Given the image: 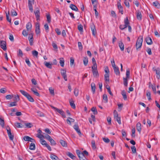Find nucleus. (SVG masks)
Returning a JSON list of instances; mask_svg holds the SVG:
<instances>
[{
	"mask_svg": "<svg viewBox=\"0 0 160 160\" xmlns=\"http://www.w3.org/2000/svg\"><path fill=\"white\" fill-rule=\"evenodd\" d=\"M20 92L23 95L27 98L29 101L31 102H34V100L33 98L27 92L23 90H20Z\"/></svg>",
	"mask_w": 160,
	"mask_h": 160,
	"instance_id": "f257e3e1",
	"label": "nucleus"
},
{
	"mask_svg": "<svg viewBox=\"0 0 160 160\" xmlns=\"http://www.w3.org/2000/svg\"><path fill=\"white\" fill-rule=\"evenodd\" d=\"M143 41V38L142 36H140L138 39L136 44V47L137 50L141 48L142 46Z\"/></svg>",
	"mask_w": 160,
	"mask_h": 160,
	"instance_id": "f03ea898",
	"label": "nucleus"
},
{
	"mask_svg": "<svg viewBox=\"0 0 160 160\" xmlns=\"http://www.w3.org/2000/svg\"><path fill=\"white\" fill-rule=\"evenodd\" d=\"M124 25H121L119 26V28L121 30H123L127 27L128 24H129V22L128 18L127 17L124 20Z\"/></svg>",
	"mask_w": 160,
	"mask_h": 160,
	"instance_id": "7ed1b4c3",
	"label": "nucleus"
},
{
	"mask_svg": "<svg viewBox=\"0 0 160 160\" xmlns=\"http://www.w3.org/2000/svg\"><path fill=\"white\" fill-rule=\"evenodd\" d=\"M114 119L116 120L118 123L119 124H121L120 118L118 116V114L116 110L114 111Z\"/></svg>",
	"mask_w": 160,
	"mask_h": 160,
	"instance_id": "20e7f679",
	"label": "nucleus"
},
{
	"mask_svg": "<svg viewBox=\"0 0 160 160\" xmlns=\"http://www.w3.org/2000/svg\"><path fill=\"white\" fill-rule=\"evenodd\" d=\"M51 107L52 108L54 109L57 112H58L63 117H66L65 114L64 112L62 110L59 109L52 106H51Z\"/></svg>",
	"mask_w": 160,
	"mask_h": 160,
	"instance_id": "39448f33",
	"label": "nucleus"
},
{
	"mask_svg": "<svg viewBox=\"0 0 160 160\" xmlns=\"http://www.w3.org/2000/svg\"><path fill=\"white\" fill-rule=\"evenodd\" d=\"M7 131L10 140L11 141H13L14 138V135L12 134L11 132V129L9 126L7 127Z\"/></svg>",
	"mask_w": 160,
	"mask_h": 160,
	"instance_id": "423d86ee",
	"label": "nucleus"
},
{
	"mask_svg": "<svg viewBox=\"0 0 160 160\" xmlns=\"http://www.w3.org/2000/svg\"><path fill=\"white\" fill-rule=\"evenodd\" d=\"M90 28L92 31V34L93 36H95L97 32L94 25L93 23H92L90 25Z\"/></svg>",
	"mask_w": 160,
	"mask_h": 160,
	"instance_id": "0eeeda50",
	"label": "nucleus"
},
{
	"mask_svg": "<svg viewBox=\"0 0 160 160\" xmlns=\"http://www.w3.org/2000/svg\"><path fill=\"white\" fill-rule=\"evenodd\" d=\"M6 44V42L4 41H1L0 42V47L4 51H5L7 49Z\"/></svg>",
	"mask_w": 160,
	"mask_h": 160,
	"instance_id": "6e6552de",
	"label": "nucleus"
},
{
	"mask_svg": "<svg viewBox=\"0 0 160 160\" xmlns=\"http://www.w3.org/2000/svg\"><path fill=\"white\" fill-rule=\"evenodd\" d=\"M61 73L62 76L64 80L66 81H67V79L66 73V70L65 69H63L61 70Z\"/></svg>",
	"mask_w": 160,
	"mask_h": 160,
	"instance_id": "1a4fd4ad",
	"label": "nucleus"
},
{
	"mask_svg": "<svg viewBox=\"0 0 160 160\" xmlns=\"http://www.w3.org/2000/svg\"><path fill=\"white\" fill-rule=\"evenodd\" d=\"M33 34L31 33L29 34L28 38V40L31 46H32L33 44Z\"/></svg>",
	"mask_w": 160,
	"mask_h": 160,
	"instance_id": "9d476101",
	"label": "nucleus"
},
{
	"mask_svg": "<svg viewBox=\"0 0 160 160\" xmlns=\"http://www.w3.org/2000/svg\"><path fill=\"white\" fill-rule=\"evenodd\" d=\"M153 70L156 72V77L158 79L160 78V68H158L155 69L154 68H153Z\"/></svg>",
	"mask_w": 160,
	"mask_h": 160,
	"instance_id": "9b49d317",
	"label": "nucleus"
},
{
	"mask_svg": "<svg viewBox=\"0 0 160 160\" xmlns=\"http://www.w3.org/2000/svg\"><path fill=\"white\" fill-rule=\"evenodd\" d=\"M34 12L37 20V21L39 20L40 17V12L39 10V9H38L36 11H35Z\"/></svg>",
	"mask_w": 160,
	"mask_h": 160,
	"instance_id": "f8f14e48",
	"label": "nucleus"
},
{
	"mask_svg": "<svg viewBox=\"0 0 160 160\" xmlns=\"http://www.w3.org/2000/svg\"><path fill=\"white\" fill-rule=\"evenodd\" d=\"M145 40L147 44L148 45H151L152 44L153 42L151 38L149 37H146L145 38Z\"/></svg>",
	"mask_w": 160,
	"mask_h": 160,
	"instance_id": "ddd939ff",
	"label": "nucleus"
},
{
	"mask_svg": "<svg viewBox=\"0 0 160 160\" xmlns=\"http://www.w3.org/2000/svg\"><path fill=\"white\" fill-rule=\"evenodd\" d=\"M73 128L76 130V131L78 133V134L80 135L81 134V133L80 131V129L79 128V127L78 124H76L74 125L73 126Z\"/></svg>",
	"mask_w": 160,
	"mask_h": 160,
	"instance_id": "4468645a",
	"label": "nucleus"
},
{
	"mask_svg": "<svg viewBox=\"0 0 160 160\" xmlns=\"http://www.w3.org/2000/svg\"><path fill=\"white\" fill-rule=\"evenodd\" d=\"M21 123H23L24 125H25L26 127L27 128H31L33 126V125L31 123H25L24 122H23V121H21Z\"/></svg>",
	"mask_w": 160,
	"mask_h": 160,
	"instance_id": "2eb2a0df",
	"label": "nucleus"
},
{
	"mask_svg": "<svg viewBox=\"0 0 160 160\" xmlns=\"http://www.w3.org/2000/svg\"><path fill=\"white\" fill-rule=\"evenodd\" d=\"M117 5H118V7L119 10V12L121 13L122 14H123V9H122V7L121 5V3L120 2H118L117 3Z\"/></svg>",
	"mask_w": 160,
	"mask_h": 160,
	"instance_id": "dca6fc26",
	"label": "nucleus"
},
{
	"mask_svg": "<svg viewBox=\"0 0 160 160\" xmlns=\"http://www.w3.org/2000/svg\"><path fill=\"white\" fill-rule=\"evenodd\" d=\"M12 98H13V99L14 101L17 102L18 101H19L20 100L19 96L18 95H12Z\"/></svg>",
	"mask_w": 160,
	"mask_h": 160,
	"instance_id": "f3484780",
	"label": "nucleus"
},
{
	"mask_svg": "<svg viewBox=\"0 0 160 160\" xmlns=\"http://www.w3.org/2000/svg\"><path fill=\"white\" fill-rule=\"evenodd\" d=\"M141 124L140 122H138L136 124V129L138 132L140 133L141 130Z\"/></svg>",
	"mask_w": 160,
	"mask_h": 160,
	"instance_id": "a211bd4d",
	"label": "nucleus"
},
{
	"mask_svg": "<svg viewBox=\"0 0 160 160\" xmlns=\"http://www.w3.org/2000/svg\"><path fill=\"white\" fill-rule=\"evenodd\" d=\"M118 44L121 51H123L124 49V45L122 41H119L118 43Z\"/></svg>",
	"mask_w": 160,
	"mask_h": 160,
	"instance_id": "6ab92c4d",
	"label": "nucleus"
},
{
	"mask_svg": "<svg viewBox=\"0 0 160 160\" xmlns=\"http://www.w3.org/2000/svg\"><path fill=\"white\" fill-rule=\"evenodd\" d=\"M45 65L49 69H52V63H50L49 62H44Z\"/></svg>",
	"mask_w": 160,
	"mask_h": 160,
	"instance_id": "aec40b11",
	"label": "nucleus"
},
{
	"mask_svg": "<svg viewBox=\"0 0 160 160\" xmlns=\"http://www.w3.org/2000/svg\"><path fill=\"white\" fill-rule=\"evenodd\" d=\"M137 17L138 19L139 20L142 19V14L141 12L139 10H137Z\"/></svg>",
	"mask_w": 160,
	"mask_h": 160,
	"instance_id": "412c9836",
	"label": "nucleus"
},
{
	"mask_svg": "<svg viewBox=\"0 0 160 160\" xmlns=\"http://www.w3.org/2000/svg\"><path fill=\"white\" fill-rule=\"evenodd\" d=\"M92 91L93 93L94 94L95 92L96 86L95 84L94 83H92L91 84Z\"/></svg>",
	"mask_w": 160,
	"mask_h": 160,
	"instance_id": "4be33fe9",
	"label": "nucleus"
},
{
	"mask_svg": "<svg viewBox=\"0 0 160 160\" xmlns=\"http://www.w3.org/2000/svg\"><path fill=\"white\" fill-rule=\"evenodd\" d=\"M66 154L72 159H74L75 158V157L72 154L69 152H66Z\"/></svg>",
	"mask_w": 160,
	"mask_h": 160,
	"instance_id": "5701e85b",
	"label": "nucleus"
},
{
	"mask_svg": "<svg viewBox=\"0 0 160 160\" xmlns=\"http://www.w3.org/2000/svg\"><path fill=\"white\" fill-rule=\"evenodd\" d=\"M122 95L123 96V98L124 100L127 99V97L126 94V92L125 90H123L121 92Z\"/></svg>",
	"mask_w": 160,
	"mask_h": 160,
	"instance_id": "b1692460",
	"label": "nucleus"
},
{
	"mask_svg": "<svg viewBox=\"0 0 160 160\" xmlns=\"http://www.w3.org/2000/svg\"><path fill=\"white\" fill-rule=\"evenodd\" d=\"M113 68L115 73L117 75H119L120 74V72L119 71L118 68L117 66H116Z\"/></svg>",
	"mask_w": 160,
	"mask_h": 160,
	"instance_id": "393cba45",
	"label": "nucleus"
},
{
	"mask_svg": "<svg viewBox=\"0 0 160 160\" xmlns=\"http://www.w3.org/2000/svg\"><path fill=\"white\" fill-rule=\"evenodd\" d=\"M70 8L73 10L75 11H78V8L77 7L73 4H71L70 6Z\"/></svg>",
	"mask_w": 160,
	"mask_h": 160,
	"instance_id": "a878e982",
	"label": "nucleus"
},
{
	"mask_svg": "<svg viewBox=\"0 0 160 160\" xmlns=\"http://www.w3.org/2000/svg\"><path fill=\"white\" fill-rule=\"evenodd\" d=\"M26 28L28 31H31L32 28V25L31 23L28 22L26 25Z\"/></svg>",
	"mask_w": 160,
	"mask_h": 160,
	"instance_id": "bb28decb",
	"label": "nucleus"
},
{
	"mask_svg": "<svg viewBox=\"0 0 160 160\" xmlns=\"http://www.w3.org/2000/svg\"><path fill=\"white\" fill-rule=\"evenodd\" d=\"M93 75L94 77H97L99 76V74L97 70H92Z\"/></svg>",
	"mask_w": 160,
	"mask_h": 160,
	"instance_id": "cd10ccee",
	"label": "nucleus"
},
{
	"mask_svg": "<svg viewBox=\"0 0 160 160\" xmlns=\"http://www.w3.org/2000/svg\"><path fill=\"white\" fill-rule=\"evenodd\" d=\"M50 157L52 160H58V157L53 154L51 155Z\"/></svg>",
	"mask_w": 160,
	"mask_h": 160,
	"instance_id": "c85d7f7f",
	"label": "nucleus"
},
{
	"mask_svg": "<svg viewBox=\"0 0 160 160\" xmlns=\"http://www.w3.org/2000/svg\"><path fill=\"white\" fill-rule=\"evenodd\" d=\"M0 125L2 128L4 127L5 125L4 120L1 117H0Z\"/></svg>",
	"mask_w": 160,
	"mask_h": 160,
	"instance_id": "c756f323",
	"label": "nucleus"
},
{
	"mask_svg": "<svg viewBox=\"0 0 160 160\" xmlns=\"http://www.w3.org/2000/svg\"><path fill=\"white\" fill-rule=\"evenodd\" d=\"M83 62L84 65L86 66L88 62V59L87 57L84 58Z\"/></svg>",
	"mask_w": 160,
	"mask_h": 160,
	"instance_id": "7c9ffc66",
	"label": "nucleus"
},
{
	"mask_svg": "<svg viewBox=\"0 0 160 160\" xmlns=\"http://www.w3.org/2000/svg\"><path fill=\"white\" fill-rule=\"evenodd\" d=\"M60 142L61 145L63 147H66L67 146V144L66 142L62 140L60 141Z\"/></svg>",
	"mask_w": 160,
	"mask_h": 160,
	"instance_id": "2f4dec72",
	"label": "nucleus"
},
{
	"mask_svg": "<svg viewBox=\"0 0 160 160\" xmlns=\"http://www.w3.org/2000/svg\"><path fill=\"white\" fill-rule=\"evenodd\" d=\"M29 148L31 150H34L35 149V144L32 143H31L29 146Z\"/></svg>",
	"mask_w": 160,
	"mask_h": 160,
	"instance_id": "473e14b6",
	"label": "nucleus"
},
{
	"mask_svg": "<svg viewBox=\"0 0 160 160\" xmlns=\"http://www.w3.org/2000/svg\"><path fill=\"white\" fill-rule=\"evenodd\" d=\"M59 62L61 66L63 67L64 65V60L63 58H60Z\"/></svg>",
	"mask_w": 160,
	"mask_h": 160,
	"instance_id": "72a5a7b5",
	"label": "nucleus"
},
{
	"mask_svg": "<svg viewBox=\"0 0 160 160\" xmlns=\"http://www.w3.org/2000/svg\"><path fill=\"white\" fill-rule=\"evenodd\" d=\"M153 5L158 8H160V4L158 2H154L153 3Z\"/></svg>",
	"mask_w": 160,
	"mask_h": 160,
	"instance_id": "f704fd0d",
	"label": "nucleus"
},
{
	"mask_svg": "<svg viewBox=\"0 0 160 160\" xmlns=\"http://www.w3.org/2000/svg\"><path fill=\"white\" fill-rule=\"evenodd\" d=\"M11 15L13 17L16 16L17 15V12L14 9H12L11 11Z\"/></svg>",
	"mask_w": 160,
	"mask_h": 160,
	"instance_id": "c9c22d12",
	"label": "nucleus"
},
{
	"mask_svg": "<svg viewBox=\"0 0 160 160\" xmlns=\"http://www.w3.org/2000/svg\"><path fill=\"white\" fill-rule=\"evenodd\" d=\"M46 17L48 22V23H50L51 21V18L50 16V14L48 13H47Z\"/></svg>",
	"mask_w": 160,
	"mask_h": 160,
	"instance_id": "e433bc0d",
	"label": "nucleus"
},
{
	"mask_svg": "<svg viewBox=\"0 0 160 160\" xmlns=\"http://www.w3.org/2000/svg\"><path fill=\"white\" fill-rule=\"evenodd\" d=\"M105 80L106 81L109 82V73H105L104 75Z\"/></svg>",
	"mask_w": 160,
	"mask_h": 160,
	"instance_id": "4c0bfd02",
	"label": "nucleus"
},
{
	"mask_svg": "<svg viewBox=\"0 0 160 160\" xmlns=\"http://www.w3.org/2000/svg\"><path fill=\"white\" fill-rule=\"evenodd\" d=\"M92 148L93 149H95L96 148L95 142L94 140H92Z\"/></svg>",
	"mask_w": 160,
	"mask_h": 160,
	"instance_id": "58836bf2",
	"label": "nucleus"
},
{
	"mask_svg": "<svg viewBox=\"0 0 160 160\" xmlns=\"http://www.w3.org/2000/svg\"><path fill=\"white\" fill-rule=\"evenodd\" d=\"M30 139H31V138L28 136H25L23 137V139L26 141H30Z\"/></svg>",
	"mask_w": 160,
	"mask_h": 160,
	"instance_id": "ea45409f",
	"label": "nucleus"
},
{
	"mask_svg": "<svg viewBox=\"0 0 160 160\" xmlns=\"http://www.w3.org/2000/svg\"><path fill=\"white\" fill-rule=\"evenodd\" d=\"M28 3V5L29 10L31 12H33V8L32 6V3Z\"/></svg>",
	"mask_w": 160,
	"mask_h": 160,
	"instance_id": "a19ab883",
	"label": "nucleus"
},
{
	"mask_svg": "<svg viewBox=\"0 0 160 160\" xmlns=\"http://www.w3.org/2000/svg\"><path fill=\"white\" fill-rule=\"evenodd\" d=\"M91 111L93 112L94 114H97L98 113V112L96 109V107H93L91 108Z\"/></svg>",
	"mask_w": 160,
	"mask_h": 160,
	"instance_id": "79ce46f5",
	"label": "nucleus"
},
{
	"mask_svg": "<svg viewBox=\"0 0 160 160\" xmlns=\"http://www.w3.org/2000/svg\"><path fill=\"white\" fill-rule=\"evenodd\" d=\"M79 158L80 160H86V158L83 153L80 155L79 157Z\"/></svg>",
	"mask_w": 160,
	"mask_h": 160,
	"instance_id": "37998d69",
	"label": "nucleus"
},
{
	"mask_svg": "<svg viewBox=\"0 0 160 160\" xmlns=\"http://www.w3.org/2000/svg\"><path fill=\"white\" fill-rule=\"evenodd\" d=\"M70 104L72 107V108L73 109H74L76 108L75 105L74 103V101H70Z\"/></svg>",
	"mask_w": 160,
	"mask_h": 160,
	"instance_id": "c03bdc74",
	"label": "nucleus"
},
{
	"mask_svg": "<svg viewBox=\"0 0 160 160\" xmlns=\"http://www.w3.org/2000/svg\"><path fill=\"white\" fill-rule=\"evenodd\" d=\"M9 12H8V14L6 13V18L7 20L10 23H11V19L9 17Z\"/></svg>",
	"mask_w": 160,
	"mask_h": 160,
	"instance_id": "a18cd8bd",
	"label": "nucleus"
},
{
	"mask_svg": "<svg viewBox=\"0 0 160 160\" xmlns=\"http://www.w3.org/2000/svg\"><path fill=\"white\" fill-rule=\"evenodd\" d=\"M37 112L38 113V116L41 117H44V114L43 112H42L39 111H38Z\"/></svg>",
	"mask_w": 160,
	"mask_h": 160,
	"instance_id": "49530a36",
	"label": "nucleus"
},
{
	"mask_svg": "<svg viewBox=\"0 0 160 160\" xmlns=\"http://www.w3.org/2000/svg\"><path fill=\"white\" fill-rule=\"evenodd\" d=\"M32 54L33 56L37 57L38 54V52L37 51L34 50L32 52Z\"/></svg>",
	"mask_w": 160,
	"mask_h": 160,
	"instance_id": "de8ad7c7",
	"label": "nucleus"
},
{
	"mask_svg": "<svg viewBox=\"0 0 160 160\" xmlns=\"http://www.w3.org/2000/svg\"><path fill=\"white\" fill-rule=\"evenodd\" d=\"M16 102L15 101H14V102H12L10 103L9 104V107H11L14 106H16L17 105Z\"/></svg>",
	"mask_w": 160,
	"mask_h": 160,
	"instance_id": "09e8293b",
	"label": "nucleus"
},
{
	"mask_svg": "<svg viewBox=\"0 0 160 160\" xmlns=\"http://www.w3.org/2000/svg\"><path fill=\"white\" fill-rule=\"evenodd\" d=\"M147 96L148 97V100L150 101L151 100V93L150 92L148 91L147 92Z\"/></svg>",
	"mask_w": 160,
	"mask_h": 160,
	"instance_id": "8fccbe9b",
	"label": "nucleus"
},
{
	"mask_svg": "<svg viewBox=\"0 0 160 160\" xmlns=\"http://www.w3.org/2000/svg\"><path fill=\"white\" fill-rule=\"evenodd\" d=\"M92 70H94L97 69V64H93V65L92 67Z\"/></svg>",
	"mask_w": 160,
	"mask_h": 160,
	"instance_id": "3c124183",
	"label": "nucleus"
},
{
	"mask_svg": "<svg viewBox=\"0 0 160 160\" xmlns=\"http://www.w3.org/2000/svg\"><path fill=\"white\" fill-rule=\"evenodd\" d=\"M49 92L51 95H54V89H52V88H50L49 89Z\"/></svg>",
	"mask_w": 160,
	"mask_h": 160,
	"instance_id": "603ef678",
	"label": "nucleus"
},
{
	"mask_svg": "<svg viewBox=\"0 0 160 160\" xmlns=\"http://www.w3.org/2000/svg\"><path fill=\"white\" fill-rule=\"evenodd\" d=\"M74 93L76 96H77L78 94V90L76 88H75L74 90Z\"/></svg>",
	"mask_w": 160,
	"mask_h": 160,
	"instance_id": "864d4df0",
	"label": "nucleus"
},
{
	"mask_svg": "<svg viewBox=\"0 0 160 160\" xmlns=\"http://www.w3.org/2000/svg\"><path fill=\"white\" fill-rule=\"evenodd\" d=\"M103 99L105 101V102H108V99L107 96L106 94H104L103 95Z\"/></svg>",
	"mask_w": 160,
	"mask_h": 160,
	"instance_id": "5fc2aeb1",
	"label": "nucleus"
},
{
	"mask_svg": "<svg viewBox=\"0 0 160 160\" xmlns=\"http://www.w3.org/2000/svg\"><path fill=\"white\" fill-rule=\"evenodd\" d=\"M126 78H128L130 76V70L129 68L127 69L126 72Z\"/></svg>",
	"mask_w": 160,
	"mask_h": 160,
	"instance_id": "6e6d98bb",
	"label": "nucleus"
},
{
	"mask_svg": "<svg viewBox=\"0 0 160 160\" xmlns=\"http://www.w3.org/2000/svg\"><path fill=\"white\" fill-rule=\"evenodd\" d=\"M44 138H45L49 141L52 139L51 137L48 134H46V135L44 136Z\"/></svg>",
	"mask_w": 160,
	"mask_h": 160,
	"instance_id": "4d7b16f0",
	"label": "nucleus"
},
{
	"mask_svg": "<svg viewBox=\"0 0 160 160\" xmlns=\"http://www.w3.org/2000/svg\"><path fill=\"white\" fill-rule=\"evenodd\" d=\"M123 83L125 86H127L128 82L127 78H123Z\"/></svg>",
	"mask_w": 160,
	"mask_h": 160,
	"instance_id": "13d9d810",
	"label": "nucleus"
},
{
	"mask_svg": "<svg viewBox=\"0 0 160 160\" xmlns=\"http://www.w3.org/2000/svg\"><path fill=\"white\" fill-rule=\"evenodd\" d=\"M25 62L29 67H30L31 66V63L28 58H26V59Z\"/></svg>",
	"mask_w": 160,
	"mask_h": 160,
	"instance_id": "bf43d9fd",
	"label": "nucleus"
},
{
	"mask_svg": "<svg viewBox=\"0 0 160 160\" xmlns=\"http://www.w3.org/2000/svg\"><path fill=\"white\" fill-rule=\"evenodd\" d=\"M78 45L79 48V49L80 50H82V44L80 42H78Z\"/></svg>",
	"mask_w": 160,
	"mask_h": 160,
	"instance_id": "052dcab7",
	"label": "nucleus"
},
{
	"mask_svg": "<svg viewBox=\"0 0 160 160\" xmlns=\"http://www.w3.org/2000/svg\"><path fill=\"white\" fill-rule=\"evenodd\" d=\"M78 29L80 32L83 31V27L82 26L81 24L78 26Z\"/></svg>",
	"mask_w": 160,
	"mask_h": 160,
	"instance_id": "680f3d73",
	"label": "nucleus"
},
{
	"mask_svg": "<svg viewBox=\"0 0 160 160\" xmlns=\"http://www.w3.org/2000/svg\"><path fill=\"white\" fill-rule=\"evenodd\" d=\"M74 60L72 58H71L70 59V64L71 66H72L74 63Z\"/></svg>",
	"mask_w": 160,
	"mask_h": 160,
	"instance_id": "e2e57ef3",
	"label": "nucleus"
},
{
	"mask_svg": "<svg viewBox=\"0 0 160 160\" xmlns=\"http://www.w3.org/2000/svg\"><path fill=\"white\" fill-rule=\"evenodd\" d=\"M15 126L18 128H22V126H20V123L19 122L15 123Z\"/></svg>",
	"mask_w": 160,
	"mask_h": 160,
	"instance_id": "0e129e2a",
	"label": "nucleus"
},
{
	"mask_svg": "<svg viewBox=\"0 0 160 160\" xmlns=\"http://www.w3.org/2000/svg\"><path fill=\"white\" fill-rule=\"evenodd\" d=\"M22 34L24 36L26 37L28 35V33L26 30H24L22 32Z\"/></svg>",
	"mask_w": 160,
	"mask_h": 160,
	"instance_id": "69168bd1",
	"label": "nucleus"
},
{
	"mask_svg": "<svg viewBox=\"0 0 160 160\" xmlns=\"http://www.w3.org/2000/svg\"><path fill=\"white\" fill-rule=\"evenodd\" d=\"M37 137L40 138L41 140H42V138L44 137L41 134H38Z\"/></svg>",
	"mask_w": 160,
	"mask_h": 160,
	"instance_id": "338daca9",
	"label": "nucleus"
},
{
	"mask_svg": "<svg viewBox=\"0 0 160 160\" xmlns=\"http://www.w3.org/2000/svg\"><path fill=\"white\" fill-rule=\"evenodd\" d=\"M111 63L112 64V66L113 67V68L116 66V65L115 64V62L114 59H113L112 60H111Z\"/></svg>",
	"mask_w": 160,
	"mask_h": 160,
	"instance_id": "774afa93",
	"label": "nucleus"
}]
</instances>
